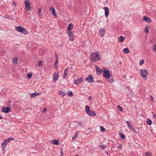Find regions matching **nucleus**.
<instances>
[{
	"instance_id": "1",
	"label": "nucleus",
	"mask_w": 156,
	"mask_h": 156,
	"mask_svg": "<svg viewBox=\"0 0 156 156\" xmlns=\"http://www.w3.org/2000/svg\"><path fill=\"white\" fill-rule=\"evenodd\" d=\"M90 60L94 62H98L101 59V57L98 51L91 53L90 55Z\"/></svg>"
},
{
	"instance_id": "2",
	"label": "nucleus",
	"mask_w": 156,
	"mask_h": 156,
	"mask_svg": "<svg viewBox=\"0 0 156 156\" xmlns=\"http://www.w3.org/2000/svg\"><path fill=\"white\" fill-rule=\"evenodd\" d=\"M140 73L141 77L145 80H147V75L148 74L147 70L145 69H141L140 70Z\"/></svg>"
},
{
	"instance_id": "3",
	"label": "nucleus",
	"mask_w": 156,
	"mask_h": 156,
	"mask_svg": "<svg viewBox=\"0 0 156 156\" xmlns=\"http://www.w3.org/2000/svg\"><path fill=\"white\" fill-rule=\"evenodd\" d=\"M15 29L16 31L21 32L24 34H28V32L26 29L21 27L19 26L18 27H15Z\"/></svg>"
},
{
	"instance_id": "4",
	"label": "nucleus",
	"mask_w": 156,
	"mask_h": 156,
	"mask_svg": "<svg viewBox=\"0 0 156 156\" xmlns=\"http://www.w3.org/2000/svg\"><path fill=\"white\" fill-rule=\"evenodd\" d=\"M24 3L25 6V9L27 11L30 10L31 9L30 3L29 0H25Z\"/></svg>"
},
{
	"instance_id": "5",
	"label": "nucleus",
	"mask_w": 156,
	"mask_h": 156,
	"mask_svg": "<svg viewBox=\"0 0 156 156\" xmlns=\"http://www.w3.org/2000/svg\"><path fill=\"white\" fill-rule=\"evenodd\" d=\"M103 75L106 79H109L110 77L109 72L107 70H104L103 71Z\"/></svg>"
},
{
	"instance_id": "6",
	"label": "nucleus",
	"mask_w": 156,
	"mask_h": 156,
	"mask_svg": "<svg viewBox=\"0 0 156 156\" xmlns=\"http://www.w3.org/2000/svg\"><path fill=\"white\" fill-rule=\"evenodd\" d=\"M83 77H81L79 79H77L74 80L73 81V84L76 85L81 83L83 81Z\"/></svg>"
},
{
	"instance_id": "7",
	"label": "nucleus",
	"mask_w": 156,
	"mask_h": 156,
	"mask_svg": "<svg viewBox=\"0 0 156 156\" xmlns=\"http://www.w3.org/2000/svg\"><path fill=\"white\" fill-rule=\"evenodd\" d=\"M93 76L92 75H89V76L87 77L85 80H87L89 83H92L94 82V80L93 79Z\"/></svg>"
},
{
	"instance_id": "8",
	"label": "nucleus",
	"mask_w": 156,
	"mask_h": 156,
	"mask_svg": "<svg viewBox=\"0 0 156 156\" xmlns=\"http://www.w3.org/2000/svg\"><path fill=\"white\" fill-rule=\"evenodd\" d=\"M58 76L59 75L58 73L57 72H55L53 75V82H55L58 80Z\"/></svg>"
},
{
	"instance_id": "9",
	"label": "nucleus",
	"mask_w": 156,
	"mask_h": 156,
	"mask_svg": "<svg viewBox=\"0 0 156 156\" xmlns=\"http://www.w3.org/2000/svg\"><path fill=\"white\" fill-rule=\"evenodd\" d=\"M105 33V29H102L100 30L98 32L99 34L102 37H103Z\"/></svg>"
},
{
	"instance_id": "10",
	"label": "nucleus",
	"mask_w": 156,
	"mask_h": 156,
	"mask_svg": "<svg viewBox=\"0 0 156 156\" xmlns=\"http://www.w3.org/2000/svg\"><path fill=\"white\" fill-rule=\"evenodd\" d=\"M68 34L69 40L71 41H73L74 38V34L73 33L70 31H68Z\"/></svg>"
},
{
	"instance_id": "11",
	"label": "nucleus",
	"mask_w": 156,
	"mask_h": 156,
	"mask_svg": "<svg viewBox=\"0 0 156 156\" xmlns=\"http://www.w3.org/2000/svg\"><path fill=\"white\" fill-rule=\"evenodd\" d=\"M9 141H7V140H4V142L2 144V150L4 151V152H5V147L7 145L8 143H9Z\"/></svg>"
},
{
	"instance_id": "12",
	"label": "nucleus",
	"mask_w": 156,
	"mask_h": 156,
	"mask_svg": "<svg viewBox=\"0 0 156 156\" xmlns=\"http://www.w3.org/2000/svg\"><path fill=\"white\" fill-rule=\"evenodd\" d=\"M69 69V67H68L66 68L65 70L64 71V73L63 75V78H66L67 76L68 75V73L67 71H68Z\"/></svg>"
},
{
	"instance_id": "13",
	"label": "nucleus",
	"mask_w": 156,
	"mask_h": 156,
	"mask_svg": "<svg viewBox=\"0 0 156 156\" xmlns=\"http://www.w3.org/2000/svg\"><path fill=\"white\" fill-rule=\"evenodd\" d=\"M104 9L105 11V16L107 17L108 16L109 12L108 8L107 7H105L104 8Z\"/></svg>"
},
{
	"instance_id": "14",
	"label": "nucleus",
	"mask_w": 156,
	"mask_h": 156,
	"mask_svg": "<svg viewBox=\"0 0 156 156\" xmlns=\"http://www.w3.org/2000/svg\"><path fill=\"white\" fill-rule=\"evenodd\" d=\"M143 20L149 23H150L151 22V20L150 18L148 17H146V16H144Z\"/></svg>"
},
{
	"instance_id": "15",
	"label": "nucleus",
	"mask_w": 156,
	"mask_h": 156,
	"mask_svg": "<svg viewBox=\"0 0 156 156\" xmlns=\"http://www.w3.org/2000/svg\"><path fill=\"white\" fill-rule=\"evenodd\" d=\"M50 10L51 12H52V14L54 15L55 17L57 16V15L55 13V9L53 7H51L50 8Z\"/></svg>"
},
{
	"instance_id": "16",
	"label": "nucleus",
	"mask_w": 156,
	"mask_h": 156,
	"mask_svg": "<svg viewBox=\"0 0 156 156\" xmlns=\"http://www.w3.org/2000/svg\"><path fill=\"white\" fill-rule=\"evenodd\" d=\"M9 110L10 109L9 107H4L2 110V112L6 113L9 112Z\"/></svg>"
},
{
	"instance_id": "17",
	"label": "nucleus",
	"mask_w": 156,
	"mask_h": 156,
	"mask_svg": "<svg viewBox=\"0 0 156 156\" xmlns=\"http://www.w3.org/2000/svg\"><path fill=\"white\" fill-rule=\"evenodd\" d=\"M87 114L91 116H95L96 115V114L93 111L90 110V111L87 113Z\"/></svg>"
},
{
	"instance_id": "18",
	"label": "nucleus",
	"mask_w": 156,
	"mask_h": 156,
	"mask_svg": "<svg viewBox=\"0 0 156 156\" xmlns=\"http://www.w3.org/2000/svg\"><path fill=\"white\" fill-rule=\"evenodd\" d=\"M95 66L97 74L98 75H100L101 73V70L100 68L98 66Z\"/></svg>"
},
{
	"instance_id": "19",
	"label": "nucleus",
	"mask_w": 156,
	"mask_h": 156,
	"mask_svg": "<svg viewBox=\"0 0 156 156\" xmlns=\"http://www.w3.org/2000/svg\"><path fill=\"white\" fill-rule=\"evenodd\" d=\"M58 94L62 96V97H64L66 95V93H64L62 91L59 90L58 92Z\"/></svg>"
},
{
	"instance_id": "20",
	"label": "nucleus",
	"mask_w": 156,
	"mask_h": 156,
	"mask_svg": "<svg viewBox=\"0 0 156 156\" xmlns=\"http://www.w3.org/2000/svg\"><path fill=\"white\" fill-rule=\"evenodd\" d=\"M118 40L120 42H122L124 41V38L123 36H121L118 38Z\"/></svg>"
},
{
	"instance_id": "21",
	"label": "nucleus",
	"mask_w": 156,
	"mask_h": 156,
	"mask_svg": "<svg viewBox=\"0 0 156 156\" xmlns=\"http://www.w3.org/2000/svg\"><path fill=\"white\" fill-rule=\"evenodd\" d=\"M79 134V132L77 131L76 132V133L72 137V140H74L77 137V136H78Z\"/></svg>"
},
{
	"instance_id": "22",
	"label": "nucleus",
	"mask_w": 156,
	"mask_h": 156,
	"mask_svg": "<svg viewBox=\"0 0 156 156\" xmlns=\"http://www.w3.org/2000/svg\"><path fill=\"white\" fill-rule=\"evenodd\" d=\"M123 52L124 53L128 54L129 52V50L128 48H126L123 49Z\"/></svg>"
},
{
	"instance_id": "23",
	"label": "nucleus",
	"mask_w": 156,
	"mask_h": 156,
	"mask_svg": "<svg viewBox=\"0 0 156 156\" xmlns=\"http://www.w3.org/2000/svg\"><path fill=\"white\" fill-rule=\"evenodd\" d=\"M40 93H33L31 94V96L33 98L35 97L37 95H39Z\"/></svg>"
},
{
	"instance_id": "24",
	"label": "nucleus",
	"mask_w": 156,
	"mask_h": 156,
	"mask_svg": "<svg viewBox=\"0 0 156 156\" xmlns=\"http://www.w3.org/2000/svg\"><path fill=\"white\" fill-rule=\"evenodd\" d=\"M90 111V107L87 105L85 107V112L87 114V113Z\"/></svg>"
},
{
	"instance_id": "25",
	"label": "nucleus",
	"mask_w": 156,
	"mask_h": 156,
	"mask_svg": "<svg viewBox=\"0 0 156 156\" xmlns=\"http://www.w3.org/2000/svg\"><path fill=\"white\" fill-rule=\"evenodd\" d=\"M73 27V24H69L67 28V29L69 30H71Z\"/></svg>"
},
{
	"instance_id": "26",
	"label": "nucleus",
	"mask_w": 156,
	"mask_h": 156,
	"mask_svg": "<svg viewBox=\"0 0 156 156\" xmlns=\"http://www.w3.org/2000/svg\"><path fill=\"white\" fill-rule=\"evenodd\" d=\"M58 60H56L55 61L54 63V67L56 68L57 69L58 67Z\"/></svg>"
},
{
	"instance_id": "27",
	"label": "nucleus",
	"mask_w": 156,
	"mask_h": 156,
	"mask_svg": "<svg viewBox=\"0 0 156 156\" xmlns=\"http://www.w3.org/2000/svg\"><path fill=\"white\" fill-rule=\"evenodd\" d=\"M147 122L148 125H151L152 123V121L150 119H147Z\"/></svg>"
},
{
	"instance_id": "28",
	"label": "nucleus",
	"mask_w": 156,
	"mask_h": 156,
	"mask_svg": "<svg viewBox=\"0 0 156 156\" xmlns=\"http://www.w3.org/2000/svg\"><path fill=\"white\" fill-rule=\"evenodd\" d=\"M126 123L128 125V126L129 127L130 129L132 128V127L131 126V123L129 121H126Z\"/></svg>"
},
{
	"instance_id": "29",
	"label": "nucleus",
	"mask_w": 156,
	"mask_h": 156,
	"mask_svg": "<svg viewBox=\"0 0 156 156\" xmlns=\"http://www.w3.org/2000/svg\"><path fill=\"white\" fill-rule=\"evenodd\" d=\"M67 94L70 97H72L73 95V93L70 91H68L67 92Z\"/></svg>"
},
{
	"instance_id": "30",
	"label": "nucleus",
	"mask_w": 156,
	"mask_h": 156,
	"mask_svg": "<svg viewBox=\"0 0 156 156\" xmlns=\"http://www.w3.org/2000/svg\"><path fill=\"white\" fill-rule=\"evenodd\" d=\"M53 144L55 145H58V140H53Z\"/></svg>"
},
{
	"instance_id": "31",
	"label": "nucleus",
	"mask_w": 156,
	"mask_h": 156,
	"mask_svg": "<svg viewBox=\"0 0 156 156\" xmlns=\"http://www.w3.org/2000/svg\"><path fill=\"white\" fill-rule=\"evenodd\" d=\"M17 59L16 58H14L13 60V64L16 65L17 64Z\"/></svg>"
},
{
	"instance_id": "32",
	"label": "nucleus",
	"mask_w": 156,
	"mask_h": 156,
	"mask_svg": "<svg viewBox=\"0 0 156 156\" xmlns=\"http://www.w3.org/2000/svg\"><path fill=\"white\" fill-rule=\"evenodd\" d=\"M27 77L28 78L30 79L31 78L32 76V73H27Z\"/></svg>"
},
{
	"instance_id": "33",
	"label": "nucleus",
	"mask_w": 156,
	"mask_h": 156,
	"mask_svg": "<svg viewBox=\"0 0 156 156\" xmlns=\"http://www.w3.org/2000/svg\"><path fill=\"white\" fill-rule=\"evenodd\" d=\"M99 147L100 149H103L106 147V146L105 145L103 144L102 145L100 146Z\"/></svg>"
},
{
	"instance_id": "34",
	"label": "nucleus",
	"mask_w": 156,
	"mask_h": 156,
	"mask_svg": "<svg viewBox=\"0 0 156 156\" xmlns=\"http://www.w3.org/2000/svg\"><path fill=\"white\" fill-rule=\"evenodd\" d=\"M149 30V27L148 26H147L145 29V32L146 33H148V32Z\"/></svg>"
},
{
	"instance_id": "35",
	"label": "nucleus",
	"mask_w": 156,
	"mask_h": 156,
	"mask_svg": "<svg viewBox=\"0 0 156 156\" xmlns=\"http://www.w3.org/2000/svg\"><path fill=\"white\" fill-rule=\"evenodd\" d=\"M120 136L122 139L125 138V135L122 133H121L119 134Z\"/></svg>"
},
{
	"instance_id": "36",
	"label": "nucleus",
	"mask_w": 156,
	"mask_h": 156,
	"mask_svg": "<svg viewBox=\"0 0 156 156\" xmlns=\"http://www.w3.org/2000/svg\"><path fill=\"white\" fill-rule=\"evenodd\" d=\"M117 108H118L119 109V110L121 112H123V110H122V107H121L120 106L118 105L117 106Z\"/></svg>"
},
{
	"instance_id": "37",
	"label": "nucleus",
	"mask_w": 156,
	"mask_h": 156,
	"mask_svg": "<svg viewBox=\"0 0 156 156\" xmlns=\"http://www.w3.org/2000/svg\"><path fill=\"white\" fill-rule=\"evenodd\" d=\"M105 129L102 126H100V130L101 132H104L105 131Z\"/></svg>"
},
{
	"instance_id": "38",
	"label": "nucleus",
	"mask_w": 156,
	"mask_h": 156,
	"mask_svg": "<svg viewBox=\"0 0 156 156\" xmlns=\"http://www.w3.org/2000/svg\"><path fill=\"white\" fill-rule=\"evenodd\" d=\"M144 62V60H141L139 63V64L140 66L141 65H142Z\"/></svg>"
},
{
	"instance_id": "39",
	"label": "nucleus",
	"mask_w": 156,
	"mask_h": 156,
	"mask_svg": "<svg viewBox=\"0 0 156 156\" xmlns=\"http://www.w3.org/2000/svg\"><path fill=\"white\" fill-rule=\"evenodd\" d=\"M145 156H151V153L149 152H147L145 154Z\"/></svg>"
},
{
	"instance_id": "40",
	"label": "nucleus",
	"mask_w": 156,
	"mask_h": 156,
	"mask_svg": "<svg viewBox=\"0 0 156 156\" xmlns=\"http://www.w3.org/2000/svg\"><path fill=\"white\" fill-rule=\"evenodd\" d=\"M38 65L39 66H41L42 65V62L41 61H40L38 63Z\"/></svg>"
},
{
	"instance_id": "41",
	"label": "nucleus",
	"mask_w": 156,
	"mask_h": 156,
	"mask_svg": "<svg viewBox=\"0 0 156 156\" xmlns=\"http://www.w3.org/2000/svg\"><path fill=\"white\" fill-rule=\"evenodd\" d=\"M14 140V139L12 137H9L8 138V140Z\"/></svg>"
},
{
	"instance_id": "42",
	"label": "nucleus",
	"mask_w": 156,
	"mask_h": 156,
	"mask_svg": "<svg viewBox=\"0 0 156 156\" xmlns=\"http://www.w3.org/2000/svg\"><path fill=\"white\" fill-rule=\"evenodd\" d=\"M108 81L109 82L112 83L114 82V81L112 79H110L109 80H108Z\"/></svg>"
},
{
	"instance_id": "43",
	"label": "nucleus",
	"mask_w": 156,
	"mask_h": 156,
	"mask_svg": "<svg viewBox=\"0 0 156 156\" xmlns=\"http://www.w3.org/2000/svg\"><path fill=\"white\" fill-rule=\"evenodd\" d=\"M153 50L154 51H156V44H155L153 47Z\"/></svg>"
},
{
	"instance_id": "44",
	"label": "nucleus",
	"mask_w": 156,
	"mask_h": 156,
	"mask_svg": "<svg viewBox=\"0 0 156 156\" xmlns=\"http://www.w3.org/2000/svg\"><path fill=\"white\" fill-rule=\"evenodd\" d=\"M117 147L119 148H121L122 146L121 144H119L118 146Z\"/></svg>"
},
{
	"instance_id": "45",
	"label": "nucleus",
	"mask_w": 156,
	"mask_h": 156,
	"mask_svg": "<svg viewBox=\"0 0 156 156\" xmlns=\"http://www.w3.org/2000/svg\"><path fill=\"white\" fill-rule=\"evenodd\" d=\"M41 12V9H40L39 10L38 14L39 15H41L40 13Z\"/></svg>"
},
{
	"instance_id": "46",
	"label": "nucleus",
	"mask_w": 156,
	"mask_h": 156,
	"mask_svg": "<svg viewBox=\"0 0 156 156\" xmlns=\"http://www.w3.org/2000/svg\"><path fill=\"white\" fill-rule=\"evenodd\" d=\"M47 110L46 108H45L43 111V112L44 113H45L47 112Z\"/></svg>"
},
{
	"instance_id": "47",
	"label": "nucleus",
	"mask_w": 156,
	"mask_h": 156,
	"mask_svg": "<svg viewBox=\"0 0 156 156\" xmlns=\"http://www.w3.org/2000/svg\"><path fill=\"white\" fill-rule=\"evenodd\" d=\"M61 156H63V152L62 150L61 151Z\"/></svg>"
},
{
	"instance_id": "48",
	"label": "nucleus",
	"mask_w": 156,
	"mask_h": 156,
	"mask_svg": "<svg viewBox=\"0 0 156 156\" xmlns=\"http://www.w3.org/2000/svg\"><path fill=\"white\" fill-rule=\"evenodd\" d=\"M55 57L56 58V60H58V57L57 55H56V54H55Z\"/></svg>"
},
{
	"instance_id": "49",
	"label": "nucleus",
	"mask_w": 156,
	"mask_h": 156,
	"mask_svg": "<svg viewBox=\"0 0 156 156\" xmlns=\"http://www.w3.org/2000/svg\"><path fill=\"white\" fill-rule=\"evenodd\" d=\"M153 117L154 119H156V114L154 115V116H153Z\"/></svg>"
},
{
	"instance_id": "50",
	"label": "nucleus",
	"mask_w": 156,
	"mask_h": 156,
	"mask_svg": "<svg viewBox=\"0 0 156 156\" xmlns=\"http://www.w3.org/2000/svg\"><path fill=\"white\" fill-rule=\"evenodd\" d=\"M78 124L79 125H81L82 124V123L81 122H78Z\"/></svg>"
},
{
	"instance_id": "51",
	"label": "nucleus",
	"mask_w": 156,
	"mask_h": 156,
	"mask_svg": "<svg viewBox=\"0 0 156 156\" xmlns=\"http://www.w3.org/2000/svg\"><path fill=\"white\" fill-rule=\"evenodd\" d=\"M12 2L13 3L14 5L16 6V2H14V1H13Z\"/></svg>"
},
{
	"instance_id": "52",
	"label": "nucleus",
	"mask_w": 156,
	"mask_h": 156,
	"mask_svg": "<svg viewBox=\"0 0 156 156\" xmlns=\"http://www.w3.org/2000/svg\"><path fill=\"white\" fill-rule=\"evenodd\" d=\"M151 96V101H153V97H152V96Z\"/></svg>"
},
{
	"instance_id": "53",
	"label": "nucleus",
	"mask_w": 156,
	"mask_h": 156,
	"mask_svg": "<svg viewBox=\"0 0 156 156\" xmlns=\"http://www.w3.org/2000/svg\"><path fill=\"white\" fill-rule=\"evenodd\" d=\"M2 119V116L0 115V120Z\"/></svg>"
},
{
	"instance_id": "54",
	"label": "nucleus",
	"mask_w": 156,
	"mask_h": 156,
	"mask_svg": "<svg viewBox=\"0 0 156 156\" xmlns=\"http://www.w3.org/2000/svg\"><path fill=\"white\" fill-rule=\"evenodd\" d=\"M70 69H73V67H70Z\"/></svg>"
},
{
	"instance_id": "55",
	"label": "nucleus",
	"mask_w": 156,
	"mask_h": 156,
	"mask_svg": "<svg viewBox=\"0 0 156 156\" xmlns=\"http://www.w3.org/2000/svg\"><path fill=\"white\" fill-rule=\"evenodd\" d=\"M74 72H75V71H72V70H71V72L72 73H74Z\"/></svg>"
},
{
	"instance_id": "56",
	"label": "nucleus",
	"mask_w": 156,
	"mask_h": 156,
	"mask_svg": "<svg viewBox=\"0 0 156 156\" xmlns=\"http://www.w3.org/2000/svg\"><path fill=\"white\" fill-rule=\"evenodd\" d=\"M89 98L90 99L91 98V97H89Z\"/></svg>"
},
{
	"instance_id": "57",
	"label": "nucleus",
	"mask_w": 156,
	"mask_h": 156,
	"mask_svg": "<svg viewBox=\"0 0 156 156\" xmlns=\"http://www.w3.org/2000/svg\"><path fill=\"white\" fill-rule=\"evenodd\" d=\"M3 154H4L5 153V152H4V150H3Z\"/></svg>"
}]
</instances>
